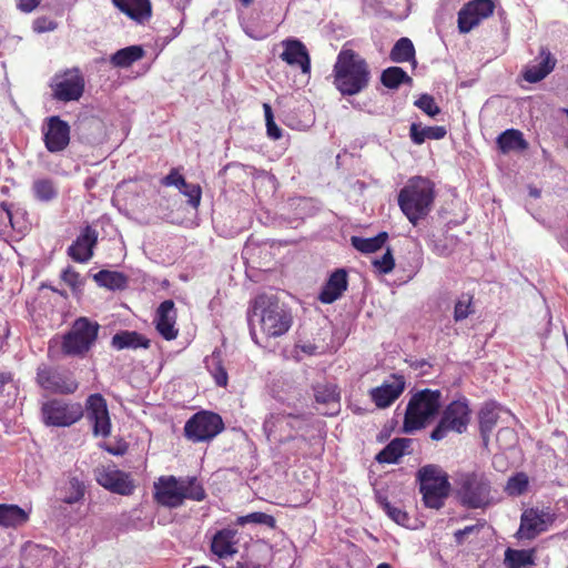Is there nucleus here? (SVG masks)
I'll return each instance as SVG.
<instances>
[{"label":"nucleus","instance_id":"c756f323","mask_svg":"<svg viewBox=\"0 0 568 568\" xmlns=\"http://www.w3.org/2000/svg\"><path fill=\"white\" fill-rule=\"evenodd\" d=\"M111 345L118 351L124 348H149L150 339L135 331H121L113 335Z\"/></svg>","mask_w":568,"mask_h":568},{"label":"nucleus","instance_id":"e433bc0d","mask_svg":"<svg viewBox=\"0 0 568 568\" xmlns=\"http://www.w3.org/2000/svg\"><path fill=\"white\" fill-rule=\"evenodd\" d=\"M314 398L317 404L336 405L341 400V393L337 385L332 383H318L313 386Z\"/></svg>","mask_w":568,"mask_h":568},{"label":"nucleus","instance_id":"603ef678","mask_svg":"<svg viewBox=\"0 0 568 568\" xmlns=\"http://www.w3.org/2000/svg\"><path fill=\"white\" fill-rule=\"evenodd\" d=\"M373 264L382 274L390 273L395 267V260L390 248H387L384 255L381 258L375 260Z\"/></svg>","mask_w":568,"mask_h":568},{"label":"nucleus","instance_id":"a211bd4d","mask_svg":"<svg viewBox=\"0 0 568 568\" xmlns=\"http://www.w3.org/2000/svg\"><path fill=\"white\" fill-rule=\"evenodd\" d=\"M392 382L385 381L381 386L369 389L371 400L377 408L389 407L405 390V378L403 375L392 374Z\"/></svg>","mask_w":568,"mask_h":568},{"label":"nucleus","instance_id":"69168bd1","mask_svg":"<svg viewBox=\"0 0 568 568\" xmlns=\"http://www.w3.org/2000/svg\"><path fill=\"white\" fill-rule=\"evenodd\" d=\"M501 434H513V430H510L509 428H504L498 432V436Z\"/></svg>","mask_w":568,"mask_h":568},{"label":"nucleus","instance_id":"e2e57ef3","mask_svg":"<svg viewBox=\"0 0 568 568\" xmlns=\"http://www.w3.org/2000/svg\"><path fill=\"white\" fill-rule=\"evenodd\" d=\"M0 210H2L6 213V215H7L9 221L12 220V212H11V204L10 203L1 202L0 203Z\"/></svg>","mask_w":568,"mask_h":568},{"label":"nucleus","instance_id":"72a5a7b5","mask_svg":"<svg viewBox=\"0 0 568 568\" xmlns=\"http://www.w3.org/2000/svg\"><path fill=\"white\" fill-rule=\"evenodd\" d=\"M535 549H513L505 551L504 564L506 568H523L535 565Z\"/></svg>","mask_w":568,"mask_h":568},{"label":"nucleus","instance_id":"4d7b16f0","mask_svg":"<svg viewBox=\"0 0 568 568\" xmlns=\"http://www.w3.org/2000/svg\"><path fill=\"white\" fill-rule=\"evenodd\" d=\"M303 415H294V414H282L276 417V424L278 426H288L291 428L295 427V423L303 422Z\"/></svg>","mask_w":568,"mask_h":568},{"label":"nucleus","instance_id":"1a4fd4ad","mask_svg":"<svg viewBox=\"0 0 568 568\" xmlns=\"http://www.w3.org/2000/svg\"><path fill=\"white\" fill-rule=\"evenodd\" d=\"M471 409L466 398L450 402L442 412L440 418L432 430L429 437L432 440L439 442L453 432L463 434L467 430L470 423Z\"/></svg>","mask_w":568,"mask_h":568},{"label":"nucleus","instance_id":"f8f14e48","mask_svg":"<svg viewBox=\"0 0 568 568\" xmlns=\"http://www.w3.org/2000/svg\"><path fill=\"white\" fill-rule=\"evenodd\" d=\"M557 516L550 507H531L523 511L518 535L521 538L531 540L548 530L555 523Z\"/></svg>","mask_w":568,"mask_h":568},{"label":"nucleus","instance_id":"473e14b6","mask_svg":"<svg viewBox=\"0 0 568 568\" xmlns=\"http://www.w3.org/2000/svg\"><path fill=\"white\" fill-rule=\"evenodd\" d=\"M447 134V130L443 125L425 126L422 128L417 123H413L409 128V135L415 144H423L426 139L440 140Z\"/></svg>","mask_w":568,"mask_h":568},{"label":"nucleus","instance_id":"4468645a","mask_svg":"<svg viewBox=\"0 0 568 568\" xmlns=\"http://www.w3.org/2000/svg\"><path fill=\"white\" fill-rule=\"evenodd\" d=\"M84 78L79 69L67 70L54 77L53 97L58 101H78L84 92Z\"/></svg>","mask_w":568,"mask_h":568},{"label":"nucleus","instance_id":"37998d69","mask_svg":"<svg viewBox=\"0 0 568 568\" xmlns=\"http://www.w3.org/2000/svg\"><path fill=\"white\" fill-rule=\"evenodd\" d=\"M475 313L474 295L470 293H463L454 306V320L460 322Z\"/></svg>","mask_w":568,"mask_h":568},{"label":"nucleus","instance_id":"09e8293b","mask_svg":"<svg viewBox=\"0 0 568 568\" xmlns=\"http://www.w3.org/2000/svg\"><path fill=\"white\" fill-rule=\"evenodd\" d=\"M263 110L265 115L267 136L274 141L280 140L282 138V129L274 121L271 105L268 103H264Z\"/></svg>","mask_w":568,"mask_h":568},{"label":"nucleus","instance_id":"5fc2aeb1","mask_svg":"<svg viewBox=\"0 0 568 568\" xmlns=\"http://www.w3.org/2000/svg\"><path fill=\"white\" fill-rule=\"evenodd\" d=\"M61 280L72 290H77L82 285L80 274L72 266H68L62 271Z\"/></svg>","mask_w":568,"mask_h":568},{"label":"nucleus","instance_id":"4c0bfd02","mask_svg":"<svg viewBox=\"0 0 568 568\" xmlns=\"http://www.w3.org/2000/svg\"><path fill=\"white\" fill-rule=\"evenodd\" d=\"M388 239V234L386 232H381L376 236L373 237H359L352 236V245L359 252L368 254L374 253L383 247L385 242Z\"/></svg>","mask_w":568,"mask_h":568},{"label":"nucleus","instance_id":"9d476101","mask_svg":"<svg viewBox=\"0 0 568 568\" xmlns=\"http://www.w3.org/2000/svg\"><path fill=\"white\" fill-rule=\"evenodd\" d=\"M40 412L43 424L51 427H70L84 415L80 403L62 398H51L44 402Z\"/></svg>","mask_w":568,"mask_h":568},{"label":"nucleus","instance_id":"79ce46f5","mask_svg":"<svg viewBox=\"0 0 568 568\" xmlns=\"http://www.w3.org/2000/svg\"><path fill=\"white\" fill-rule=\"evenodd\" d=\"M32 192L40 202H50L58 196V189L51 179H37L32 183Z\"/></svg>","mask_w":568,"mask_h":568},{"label":"nucleus","instance_id":"052dcab7","mask_svg":"<svg viewBox=\"0 0 568 568\" xmlns=\"http://www.w3.org/2000/svg\"><path fill=\"white\" fill-rule=\"evenodd\" d=\"M301 351L307 355H314L317 352V346L312 343H306L298 346Z\"/></svg>","mask_w":568,"mask_h":568},{"label":"nucleus","instance_id":"680f3d73","mask_svg":"<svg viewBox=\"0 0 568 568\" xmlns=\"http://www.w3.org/2000/svg\"><path fill=\"white\" fill-rule=\"evenodd\" d=\"M13 381V375L10 372H1L0 373V388H2L6 384H9Z\"/></svg>","mask_w":568,"mask_h":568},{"label":"nucleus","instance_id":"b1692460","mask_svg":"<svg viewBox=\"0 0 568 568\" xmlns=\"http://www.w3.org/2000/svg\"><path fill=\"white\" fill-rule=\"evenodd\" d=\"M347 286V272L344 268H337L324 284L318 300L324 304H332L343 295Z\"/></svg>","mask_w":568,"mask_h":568},{"label":"nucleus","instance_id":"ddd939ff","mask_svg":"<svg viewBox=\"0 0 568 568\" xmlns=\"http://www.w3.org/2000/svg\"><path fill=\"white\" fill-rule=\"evenodd\" d=\"M493 0H470L458 11L457 26L460 33H468L495 11Z\"/></svg>","mask_w":568,"mask_h":568},{"label":"nucleus","instance_id":"aec40b11","mask_svg":"<svg viewBox=\"0 0 568 568\" xmlns=\"http://www.w3.org/2000/svg\"><path fill=\"white\" fill-rule=\"evenodd\" d=\"M176 310L172 300L163 301L156 308L154 325L158 333L166 341L175 339L179 335L176 328Z\"/></svg>","mask_w":568,"mask_h":568},{"label":"nucleus","instance_id":"7c9ffc66","mask_svg":"<svg viewBox=\"0 0 568 568\" xmlns=\"http://www.w3.org/2000/svg\"><path fill=\"white\" fill-rule=\"evenodd\" d=\"M29 520V514L18 505L0 504V526L20 527Z\"/></svg>","mask_w":568,"mask_h":568},{"label":"nucleus","instance_id":"3c124183","mask_svg":"<svg viewBox=\"0 0 568 568\" xmlns=\"http://www.w3.org/2000/svg\"><path fill=\"white\" fill-rule=\"evenodd\" d=\"M180 192L187 197V203L197 209L202 199V189L199 184H191L186 182V186H182Z\"/></svg>","mask_w":568,"mask_h":568},{"label":"nucleus","instance_id":"f3484780","mask_svg":"<svg viewBox=\"0 0 568 568\" xmlns=\"http://www.w3.org/2000/svg\"><path fill=\"white\" fill-rule=\"evenodd\" d=\"M47 131L43 133V141L47 150L58 153L65 150L70 143V125L58 115L48 118Z\"/></svg>","mask_w":568,"mask_h":568},{"label":"nucleus","instance_id":"774afa93","mask_svg":"<svg viewBox=\"0 0 568 568\" xmlns=\"http://www.w3.org/2000/svg\"><path fill=\"white\" fill-rule=\"evenodd\" d=\"M235 568H247V567L242 565V564H240V562H237Z\"/></svg>","mask_w":568,"mask_h":568},{"label":"nucleus","instance_id":"58836bf2","mask_svg":"<svg viewBox=\"0 0 568 568\" xmlns=\"http://www.w3.org/2000/svg\"><path fill=\"white\" fill-rule=\"evenodd\" d=\"M381 82L388 89H397L400 84H412L413 79L399 67H389L381 74Z\"/></svg>","mask_w":568,"mask_h":568},{"label":"nucleus","instance_id":"338daca9","mask_svg":"<svg viewBox=\"0 0 568 568\" xmlns=\"http://www.w3.org/2000/svg\"><path fill=\"white\" fill-rule=\"evenodd\" d=\"M377 568H392L389 564L387 562H382L377 566Z\"/></svg>","mask_w":568,"mask_h":568},{"label":"nucleus","instance_id":"0eeeda50","mask_svg":"<svg viewBox=\"0 0 568 568\" xmlns=\"http://www.w3.org/2000/svg\"><path fill=\"white\" fill-rule=\"evenodd\" d=\"M457 485L458 497L467 508H485L491 504V480L485 471L474 470L460 474Z\"/></svg>","mask_w":568,"mask_h":568},{"label":"nucleus","instance_id":"ea45409f","mask_svg":"<svg viewBox=\"0 0 568 568\" xmlns=\"http://www.w3.org/2000/svg\"><path fill=\"white\" fill-rule=\"evenodd\" d=\"M206 367L215 381V384L220 387H226L229 383V375L226 368L223 365L221 354L213 352L210 357L205 361Z\"/></svg>","mask_w":568,"mask_h":568},{"label":"nucleus","instance_id":"393cba45","mask_svg":"<svg viewBox=\"0 0 568 568\" xmlns=\"http://www.w3.org/2000/svg\"><path fill=\"white\" fill-rule=\"evenodd\" d=\"M538 58L540 59L538 64L530 65L524 71L523 77L529 83H537L541 81L551 73L556 67L557 59L547 48H540Z\"/></svg>","mask_w":568,"mask_h":568},{"label":"nucleus","instance_id":"39448f33","mask_svg":"<svg viewBox=\"0 0 568 568\" xmlns=\"http://www.w3.org/2000/svg\"><path fill=\"white\" fill-rule=\"evenodd\" d=\"M416 481L425 507L440 509L450 491L448 474L440 466L428 464L417 470Z\"/></svg>","mask_w":568,"mask_h":568},{"label":"nucleus","instance_id":"c85d7f7f","mask_svg":"<svg viewBox=\"0 0 568 568\" xmlns=\"http://www.w3.org/2000/svg\"><path fill=\"white\" fill-rule=\"evenodd\" d=\"M499 151L507 154L511 151L521 152L528 149L529 144L525 140L521 131L508 129L500 133L496 140Z\"/></svg>","mask_w":568,"mask_h":568},{"label":"nucleus","instance_id":"a19ab883","mask_svg":"<svg viewBox=\"0 0 568 568\" xmlns=\"http://www.w3.org/2000/svg\"><path fill=\"white\" fill-rule=\"evenodd\" d=\"M183 500L202 501L206 497L205 489L195 476L180 478Z\"/></svg>","mask_w":568,"mask_h":568},{"label":"nucleus","instance_id":"13d9d810","mask_svg":"<svg viewBox=\"0 0 568 568\" xmlns=\"http://www.w3.org/2000/svg\"><path fill=\"white\" fill-rule=\"evenodd\" d=\"M478 530H479L478 525H470V526L464 527L463 529H458L454 534L455 541L458 545H462L464 542L466 536H468L469 534H473L474 531H478Z\"/></svg>","mask_w":568,"mask_h":568},{"label":"nucleus","instance_id":"6e6552de","mask_svg":"<svg viewBox=\"0 0 568 568\" xmlns=\"http://www.w3.org/2000/svg\"><path fill=\"white\" fill-rule=\"evenodd\" d=\"M37 385L48 395H73L80 386L75 374L63 366L41 364L36 373Z\"/></svg>","mask_w":568,"mask_h":568},{"label":"nucleus","instance_id":"0e129e2a","mask_svg":"<svg viewBox=\"0 0 568 568\" xmlns=\"http://www.w3.org/2000/svg\"><path fill=\"white\" fill-rule=\"evenodd\" d=\"M255 0H240L243 7H250Z\"/></svg>","mask_w":568,"mask_h":568},{"label":"nucleus","instance_id":"f704fd0d","mask_svg":"<svg viewBox=\"0 0 568 568\" xmlns=\"http://www.w3.org/2000/svg\"><path fill=\"white\" fill-rule=\"evenodd\" d=\"M99 286L106 287L112 291L124 290L128 285V277L116 271L101 270L93 276Z\"/></svg>","mask_w":568,"mask_h":568},{"label":"nucleus","instance_id":"cd10ccee","mask_svg":"<svg viewBox=\"0 0 568 568\" xmlns=\"http://www.w3.org/2000/svg\"><path fill=\"white\" fill-rule=\"evenodd\" d=\"M499 420L498 407L495 403H486L478 413L479 433L485 445Z\"/></svg>","mask_w":568,"mask_h":568},{"label":"nucleus","instance_id":"49530a36","mask_svg":"<svg viewBox=\"0 0 568 568\" xmlns=\"http://www.w3.org/2000/svg\"><path fill=\"white\" fill-rule=\"evenodd\" d=\"M381 506L383 510L386 513V515L394 520L396 524L408 527L410 523V518L408 514L402 509L400 507L394 506L388 500L384 499L381 501Z\"/></svg>","mask_w":568,"mask_h":568},{"label":"nucleus","instance_id":"dca6fc26","mask_svg":"<svg viewBox=\"0 0 568 568\" xmlns=\"http://www.w3.org/2000/svg\"><path fill=\"white\" fill-rule=\"evenodd\" d=\"M94 476L99 485L114 494L128 496L135 488L130 474L118 469L115 466L109 465L97 468Z\"/></svg>","mask_w":568,"mask_h":568},{"label":"nucleus","instance_id":"8fccbe9b","mask_svg":"<svg viewBox=\"0 0 568 568\" xmlns=\"http://www.w3.org/2000/svg\"><path fill=\"white\" fill-rule=\"evenodd\" d=\"M418 109H420L427 115L435 118L440 113V108L435 102V99L430 94H422L414 103Z\"/></svg>","mask_w":568,"mask_h":568},{"label":"nucleus","instance_id":"5701e85b","mask_svg":"<svg viewBox=\"0 0 568 568\" xmlns=\"http://www.w3.org/2000/svg\"><path fill=\"white\" fill-rule=\"evenodd\" d=\"M239 531L234 528L217 530L212 539L210 549L219 558H229L237 554Z\"/></svg>","mask_w":568,"mask_h":568},{"label":"nucleus","instance_id":"6e6d98bb","mask_svg":"<svg viewBox=\"0 0 568 568\" xmlns=\"http://www.w3.org/2000/svg\"><path fill=\"white\" fill-rule=\"evenodd\" d=\"M55 28L57 23L47 17H39L33 21V30L39 33L52 31Z\"/></svg>","mask_w":568,"mask_h":568},{"label":"nucleus","instance_id":"a18cd8bd","mask_svg":"<svg viewBox=\"0 0 568 568\" xmlns=\"http://www.w3.org/2000/svg\"><path fill=\"white\" fill-rule=\"evenodd\" d=\"M246 524H258L265 525L270 528H275L276 520L273 516L261 511H255L245 516H240L235 520V525L237 526H244Z\"/></svg>","mask_w":568,"mask_h":568},{"label":"nucleus","instance_id":"864d4df0","mask_svg":"<svg viewBox=\"0 0 568 568\" xmlns=\"http://www.w3.org/2000/svg\"><path fill=\"white\" fill-rule=\"evenodd\" d=\"M161 183L164 186H175L179 190H182V186H186V180L175 168L172 169L170 173L162 179Z\"/></svg>","mask_w":568,"mask_h":568},{"label":"nucleus","instance_id":"20e7f679","mask_svg":"<svg viewBox=\"0 0 568 568\" xmlns=\"http://www.w3.org/2000/svg\"><path fill=\"white\" fill-rule=\"evenodd\" d=\"M442 392L425 388L409 398L403 422V430L407 434L423 429L438 414Z\"/></svg>","mask_w":568,"mask_h":568},{"label":"nucleus","instance_id":"bf43d9fd","mask_svg":"<svg viewBox=\"0 0 568 568\" xmlns=\"http://www.w3.org/2000/svg\"><path fill=\"white\" fill-rule=\"evenodd\" d=\"M40 2L41 0H17V7L20 11L29 13L33 11Z\"/></svg>","mask_w":568,"mask_h":568},{"label":"nucleus","instance_id":"bb28decb","mask_svg":"<svg viewBox=\"0 0 568 568\" xmlns=\"http://www.w3.org/2000/svg\"><path fill=\"white\" fill-rule=\"evenodd\" d=\"M114 7L132 20L143 23L152 16L150 0H111Z\"/></svg>","mask_w":568,"mask_h":568},{"label":"nucleus","instance_id":"6ab92c4d","mask_svg":"<svg viewBox=\"0 0 568 568\" xmlns=\"http://www.w3.org/2000/svg\"><path fill=\"white\" fill-rule=\"evenodd\" d=\"M154 489V498L160 505L176 508L183 504L180 478L162 476L155 483Z\"/></svg>","mask_w":568,"mask_h":568},{"label":"nucleus","instance_id":"c03bdc74","mask_svg":"<svg viewBox=\"0 0 568 568\" xmlns=\"http://www.w3.org/2000/svg\"><path fill=\"white\" fill-rule=\"evenodd\" d=\"M529 485V479L527 474L520 471L516 473L514 476L509 477L507 484L505 486V491L509 496H520L527 491Z\"/></svg>","mask_w":568,"mask_h":568},{"label":"nucleus","instance_id":"7ed1b4c3","mask_svg":"<svg viewBox=\"0 0 568 568\" xmlns=\"http://www.w3.org/2000/svg\"><path fill=\"white\" fill-rule=\"evenodd\" d=\"M434 200V183L423 176L409 179L397 196L400 211L413 225L429 214Z\"/></svg>","mask_w":568,"mask_h":568},{"label":"nucleus","instance_id":"412c9836","mask_svg":"<svg viewBox=\"0 0 568 568\" xmlns=\"http://www.w3.org/2000/svg\"><path fill=\"white\" fill-rule=\"evenodd\" d=\"M98 243V232L87 225L68 247V255L77 263H87L93 256V248Z\"/></svg>","mask_w":568,"mask_h":568},{"label":"nucleus","instance_id":"9b49d317","mask_svg":"<svg viewBox=\"0 0 568 568\" xmlns=\"http://www.w3.org/2000/svg\"><path fill=\"white\" fill-rule=\"evenodd\" d=\"M223 430L222 417L210 410L195 413L184 425V436L193 443L210 442Z\"/></svg>","mask_w":568,"mask_h":568},{"label":"nucleus","instance_id":"423d86ee","mask_svg":"<svg viewBox=\"0 0 568 568\" xmlns=\"http://www.w3.org/2000/svg\"><path fill=\"white\" fill-rule=\"evenodd\" d=\"M99 331L98 322L84 316L77 318L62 336V354L71 357H84L94 346Z\"/></svg>","mask_w":568,"mask_h":568},{"label":"nucleus","instance_id":"f03ea898","mask_svg":"<svg viewBox=\"0 0 568 568\" xmlns=\"http://www.w3.org/2000/svg\"><path fill=\"white\" fill-rule=\"evenodd\" d=\"M367 61L346 42L333 65V84L342 95H356L364 91L371 81Z\"/></svg>","mask_w":568,"mask_h":568},{"label":"nucleus","instance_id":"a878e982","mask_svg":"<svg viewBox=\"0 0 568 568\" xmlns=\"http://www.w3.org/2000/svg\"><path fill=\"white\" fill-rule=\"evenodd\" d=\"M412 438H394L376 455L375 459L381 464H397L400 457L412 454Z\"/></svg>","mask_w":568,"mask_h":568},{"label":"nucleus","instance_id":"4be33fe9","mask_svg":"<svg viewBox=\"0 0 568 568\" xmlns=\"http://www.w3.org/2000/svg\"><path fill=\"white\" fill-rule=\"evenodd\" d=\"M284 48L280 58L288 65L298 67L303 73L311 70V59L304 43L297 39H286L282 42Z\"/></svg>","mask_w":568,"mask_h":568},{"label":"nucleus","instance_id":"2eb2a0df","mask_svg":"<svg viewBox=\"0 0 568 568\" xmlns=\"http://www.w3.org/2000/svg\"><path fill=\"white\" fill-rule=\"evenodd\" d=\"M85 416L92 424L95 436L108 437L111 434V420L105 398L99 394H91L85 400Z\"/></svg>","mask_w":568,"mask_h":568},{"label":"nucleus","instance_id":"2f4dec72","mask_svg":"<svg viewBox=\"0 0 568 568\" xmlns=\"http://www.w3.org/2000/svg\"><path fill=\"white\" fill-rule=\"evenodd\" d=\"M145 54L142 45H130L118 50L110 58V62L116 68H129Z\"/></svg>","mask_w":568,"mask_h":568},{"label":"nucleus","instance_id":"c9c22d12","mask_svg":"<svg viewBox=\"0 0 568 568\" xmlns=\"http://www.w3.org/2000/svg\"><path fill=\"white\" fill-rule=\"evenodd\" d=\"M415 47L409 38L403 37L398 39L389 52V59L396 63H405L415 60Z\"/></svg>","mask_w":568,"mask_h":568},{"label":"nucleus","instance_id":"de8ad7c7","mask_svg":"<svg viewBox=\"0 0 568 568\" xmlns=\"http://www.w3.org/2000/svg\"><path fill=\"white\" fill-rule=\"evenodd\" d=\"M69 487L67 495L62 498L63 503L72 505L84 497L85 487L84 484L77 477H72L69 480Z\"/></svg>","mask_w":568,"mask_h":568},{"label":"nucleus","instance_id":"f257e3e1","mask_svg":"<svg viewBox=\"0 0 568 568\" xmlns=\"http://www.w3.org/2000/svg\"><path fill=\"white\" fill-rule=\"evenodd\" d=\"M248 321L251 336L257 343L256 324L265 337H280L291 328L293 315L276 295L262 293L252 301Z\"/></svg>","mask_w":568,"mask_h":568}]
</instances>
